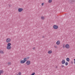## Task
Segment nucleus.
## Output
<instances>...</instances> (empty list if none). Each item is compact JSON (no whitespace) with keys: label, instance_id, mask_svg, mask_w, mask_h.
I'll use <instances>...</instances> for the list:
<instances>
[{"label":"nucleus","instance_id":"1","mask_svg":"<svg viewBox=\"0 0 75 75\" xmlns=\"http://www.w3.org/2000/svg\"><path fill=\"white\" fill-rule=\"evenodd\" d=\"M53 28L54 29H58V26L56 25H54L53 26Z\"/></svg>","mask_w":75,"mask_h":75},{"label":"nucleus","instance_id":"2","mask_svg":"<svg viewBox=\"0 0 75 75\" xmlns=\"http://www.w3.org/2000/svg\"><path fill=\"white\" fill-rule=\"evenodd\" d=\"M6 42L9 43L11 41V39L9 38H7L6 40Z\"/></svg>","mask_w":75,"mask_h":75},{"label":"nucleus","instance_id":"3","mask_svg":"<svg viewBox=\"0 0 75 75\" xmlns=\"http://www.w3.org/2000/svg\"><path fill=\"white\" fill-rule=\"evenodd\" d=\"M66 48L69 49V45L68 44H66L65 46Z\"/></svg>","mask_w":75,"mask_h":75},{"label":"nucleus","instance_id":"4","mask_svg":"<svg viewBox=\"0 0 75 75\" xmlns=\"http://www.w3.org/2000/svg\"><path fill=\"white\" fill-rule=\"evenodd\" d=\"M31 62L29 60H28L26 61V64L27 65H30Z\"/></svg>","mask_w":75,"mask_h":75},{"label":"nucleus","instance_id":"5","mask_svg":"<svg viewBox=\"0 0 75 75\" xmlns=\"http://www.w3.org/2000/svg\"><path fill=\"white\" fill-rule=\"evenodd\" d=\"M23 10V9L22 8H19L18 9V11L19 12H21Z\"/></svg>","mask_w":75,"mask_h":75},{"label":"nucleus","instance_id":"6","mask_svg":"<svg viewBox=\"0 0 75 75\" xmlns=\"http://www.w3.org/2000/svg\"><path fill=\"white\" fill-rule=\"evenodd\" d=\"M6 48H7V50H10V49H11V47L7 46L6 47Z\"/></svg>","mask_w":75,"mask_h":75},{"label":"nucleus","instance_id":"7","mask_svg":"<svg viewBox=\"0 0 75 75\" xmlns=\"http://www.w3.org/2000/svg\"><path fill=\"white\" fill-rule=\"evenodd\" d=\"M65 63V60H62V64H64Z\"/></svg>","mask_w":75,"mask_h":75},{"label":"nucleus","instance_id":"8","mask_svg":"<svg viewBox=\"0 0 75 75\" xmlns=\"http://www.w3.org/2000/svg\"><path fill=\"white\" fill-rule=\"evenodd\" d=\"M24 63H25V62L23 60H21V64H24Z\"/></svg>","mask_w":75,"mask_h":75},{"label":"nucleus","instance_id":"9","mask_svg":"<svg viewBox=\"0 0 75 75\" xmlns=\"http://www.w3.org/2000/svg\"><path fill=\"white\" fill-rule=\"evenodd\" d=\"M56 44H57V45H59V44H60V42L59 40L57 42Z\"/></svg>","mask_w":75,"mask_h":75},{"label":"nucleus","instance_id":"10","mask_svg":"<svg viewBox=\"0 0 75 75\" xmlns=\"http://www.w3.org/2000/svg\"><path fill=\"white\" fill-rule=\"evenodd\" d=\"M52 53V51L49 50L48 51V54H51Z\"/></svg>","mask_w":75,"mask_h":75},{"label":"nucleus","instance_id":"11","mask_svg":"<svg viewBox=\"0 0 75 75\" xmlns=\"http://www.w3.org/2000/svg\"><path fill=\"white\" fill-rule=\"evenodd\" d=\"M66 61H67V62H69V58H67L66 59Z\"/></svg>","mask_w":75,"mask_h":75},{"label":"nucleus","instance_id":"12","mask_svg":"<svg viewBox=\"0 0 75 75\" xmlns=\"http://www.w3.org/2000/svg\"><path fill=\"white\" fill-rule=\"evenodd\" d=\"M23 61L25 62H26V61H27V59L26 58H24L23 59Z\"/></svg>","mask_w":75,"mask_h":75},{"label":"nucleus","instance_id":"13","mask_svg":"<svg viewBox=\"0 0 75 75\" xmlns=\"http://www.w3.org/2000/svg\"><path fill=\"white\" fill-rule=\"evenodd\" d=\"M11 45V43H9L7 44V46H11L10 45Z\"/></svg>","mask_w":75,"mask_h":75},{"label":"nucleus","instance_id":"14","mask_svg":"<svg viewBox=\"0 0 75 75\" xmlns=\"http://www.w3.org/2000/svg\"><path fill=\"white\" fill-rule=\"evenodd\" d=\"M41 18L42 20H44V18H45L43 16H42Z\"/></svg>","mask_w":75,"mask_h":75},{"label":"nucleus","instance_id":"15","mask_svg":"<svg viewBox=\"0 0 75 75\" xmlns=\"http://www.w3.org/2000/svg\"><path fill=\"white\" fill-rule=\"evenodd\" d=\"M52 0H48V2H49V3H52Z\"/></svg>","mask_w":75,"mask_h":75},{"label":"nucleus","instance_id":"16","mask_svg":"<svg viewBox=\"0 0 75 75\" xmlns=\"http://www.w3.org/2000/svg\"><path fill=\"white\" fill-rule=\"evenodd\" d=\"M3 70H1L0 71V74H3Z\"/></svg>","mask_w":75,"mask_h":75},{"label":"nucleus","instance_id":"17","mask_svg":"<svg viewBox=\"0 0 75 75\" xmlns=\"http://www.w3.org/2000/svg\"><path fill=\"white\" fill-rule=\"evenodd\" d=\"M0 54H4V52L2 50L0 51Z\"/></svg>","mask_w":75,"mask_h":75},{"label":"nucleus","instance_id":"18","mask_svg":"<svg viewBox=\"0 0 75 75\" xmlns=\"http://www.w3.org/2000/svg\"><path fill=\"white\" fill-rule=\"evenodd\" d=\"M65 64L66 66L68 65V63L67 62H66L65 63Z\"/></svg>","mask_w":75,"mask_h":75},{"label":"nucleus","instance_id":"19","mask_svg":"<svg viewBox=\"0 0 75 75\" xmlns=\"http://www.w3.org/2000/svg\"><path fill=\"white\" fill-rule=\"evenodd\" d=\"M18 74L19 75H21V72H19Z\"/></svg>","mask_w":75,"mask_h":75},{"label":"nucleus","instance_id":"20","mask_svg":"<svg viewBox=\"0 0 75 75\" xmlns=\"http://www.w3.org/2000/svg\"><path fill=\"white\" fill-rule=\"evenodd\" d=\"M8 65H11V63L10 62H8Z\"/></svg>","mask_w":75,"mask_h":75},{"label":"nucleus","instance_id":"21","mask_svg":"<svg viewBox=\"0 0 75 75\" xmlns=\"http://www.w3.org/2000/svg\"><path fill=\"white\" fill-rule=\"evenodd\" d=\"M35 75V73L33 72V73L31 74V75Z\"/></svg>","mask_w":75,"mask_h":75},{"label":"nucleus","instance_id":"22","mask_svg":"<svg viewBox=\"0 0 75 75\" xmlns=\"http://www.w3.org/2000/svg\"><path fill=\"white\" fill-rule=\"evenodd\" d=\"M26 60L28 59H29V57H27L26 58Z\"/></svg>","mask_w":75,"mask_h":75},{"label":"nucleus","instance_id":"23","mask_svg":"<svg viewBox=\"0 0 75 75\" xmlns=\"http://www.w3.org/2000/svg\"><path fill=\"white\" fill-rule=\"evenodd\" d=\"M63 48H65V45H63Z\"/></svg>","mask_w":75,"mask_h":75},{"label":"nucleus","instance_id":"24","mask_svg":"<svg viewBox=\"0 0 75 75\" xmlns=\"http://www.w3.org/2000/svg\"><path fill=\"white\" fill-rule=\"evenodd\" d=\"M62 68H64V66L62 65Z\"/></svg>","mask_w":75,"mask_h":75},{"label":"nucleus","instance_id":"25","mask_svg":"<svg viewBox=\"0 0 75 75\" xmlns=\"http://www.w3.org/2000/svg\"><path fill=\"white\" fill-rule=\"evenodd\" d=\"M44 5V3H42V6Z\"/></svg>","mask_w":75,"mask_h":75},{"label":"nucleus","instance_id":"26","mask_svg":"<svg viewBox=\"0 0 75 75\" xmlns=\"http://www.w3.org/2000/svg\"><path fill=\"white\" fill-rule=\"evenodd\" d=\"M35 47H33V50H35Z\"/></svg>","mask_w":75,"mask_h":75},{"label":"nucleus","instance_id":"27","mask_svg":"<svg viewBox=\"0 0 75 75\" xmlns=\"http://www.w3.org/2000/svg\"><path fill=\"white\" fill-rule=\"evenodd\" d=\"M74 64H75V59H74Z\"/></svg>","mask_w":75,"mask_h":75},{"label":"nucleus","instance_id":"28","mask_svg":"<svg viewBox=\"0 0 75 75\" xmlns=\"http://www.w3.org/2000/svg\"><path fill=\"white\" fill-rule=\"evenodd\" d=\"M9 7H11V5H9Z\"/></svg>","mask_w":75,"mask_h":75},{"label":"nucleus","instance_id":"29","mask_svg":"<svg viewBox=\"0 0 75 75\" xmlns=\"http://www.w3.org/2000/svg\"><path fill=\"white\" fill-rule=\"evenodd\" d=\"M54 47L55 48H57V46H55Z\"/></svg>","mask_w":75,"mask_h":75},{"label":"nucleus","instance_id":"30","mask_svg":"<svg viewBox=\"0 0 75 75\" xmlns=\"http://www.w3.org/2000/svg\"><path fill=\"white\" fill-rule=\"evenodd\" d=\"M42 38H44V36H42Z\"/></svg>","mask_w":75,"mask_h":75},{"label":"nucleus","instance_id":"31","mask_svg":"<svg viewBox=\"0 0 75 75\" xmlns=\"http://www.w3.org/2000/svg\"><path fill=\"white\" fill-rule=\"evenodd\" d=\"M71 64H73V62H71Z\"/></svg>","mask_w":75,"mask_h":75},{"label":"nucleus","instance_id":"32","mask_svg":"<svg viewBox=\"0 0 75 75\" xmlns=\"http://www.w3.org/2000/svg\"><path fill=\"white\" fill-rule=\"evenodd\" d=\"M75 1H73V2H75Z\"/></svg>","mask_w":75,"mask_h":75}]
</instances>
